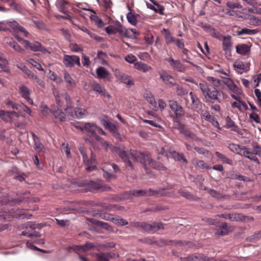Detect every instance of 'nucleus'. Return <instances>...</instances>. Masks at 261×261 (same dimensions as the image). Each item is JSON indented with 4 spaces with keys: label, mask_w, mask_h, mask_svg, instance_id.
Here are the masks:
<instances>
[{
    "label": "nucleus",
    "mask_w": 261,
    "mask_h": 261,
    "mask_svg": "<svg viewBox=\"0 0 261 261\" xmlns=\"http://www.w3.org/2000/svg\"><path fill=\"white\" fill-rule=\"evenodd\" d=\"M198 87L200 89L206 102L210 101L213 103L215 101L219 103L221 102L220 98V92L216 88L211 90L207 84L205 82L199 83Z\"/></svg>",
    "instance_id": "1"
},
{
    "label": "nucleus",
    "mask_w": 261,
    "mask_h": 261,
    "mask_svg": "<svg viewBox=\"0 0 261 261\" xmlns=\"http://www.w3.org/2000/svg\"><path fill=\"white\" fill-rule=\"evenodd\" d=\"M9 27L16 33H28L23 27L16 21H0V32L8 31H9Z\"/></svg>",
    "instance_id": "2"
},
{
    "label": "nucleus",
    "mask_w": 261,
    "mask_h": 261,
    "mask_svg": "<svg viewBox=\"0 0 261 261\" xmlns=\"http://www.w3.org/2000/svg\"><path fill=\"white\" fill-rule=\"evenodd\" d=\"M252 145L253 148V150H250L248 147L244 148L245 151L243 153V156L259 164V161L256 155L261 156V146H259L256 143H253Z\"/></svg>",
    "instance_id": "3"
},
{
    "label": "nucleus",
    "mask_w": 261,
    "mask_h": 261,
    "mask_svg": "<svg viewBox=\"0 0 261 261\" xmlns=\"http://www.w3.org/2000/svg\"><path fill=\"white\" fill-rule=\"evenodd\" d=\"M130 154L132 159L144 165V168H146V165L145 163L146 161H149L150 158V154L144 153L137 152L134 150H130Z\"/></svg>",
    "instance_id": "4"
},
{
    "label": "nucleus",
    "mask_w": 261,
    "mask_h": 261,
    "mask_svg": "<svg viewBox=\"0 0 261 261\" xmlns=\"http://www.w3.org/2000/svg\"><path fill=\"white\" fill-rule=\"evenodd\" d=\"M169 106L177 118H180L184 115L185 111L183 108L176 101L169 100Z\"/></svg>",
    "instance_id": "5"
},
{
    "label": "nucleus",
    "mask_w": 261,
    "mask_h": 261,
    "mask_svg": "<svg viewBox=\"0 0 261 261\" xmlns=\"http://www.w3.org/2000/svg\"><path fill=\"white\" fill-rule=\"evenodd\" d=\"M97 126L95 123L87 122L84 124L83 132H86L91 138L100 139V137L96 135Z\"/></svg>",
    "instance_id": "6"
},
{
    "label": "nucleus",
    "mask_w": 261,
    "mask_h": 261,
    "mask_svg": "<svg viewBox=\"0 0 261 261\" xmlns=\"http://www.w3.org/2000/svg\"><path fill=\"white\" fill-rule=\"evenodd\" d=\"M23 43L25 44V46L27 47H29L30 48L34 51H41L43 54H50V52L46 48L43 46L41 43L38 42H34L31 43L28 40H24Z\"/></svg>",
    "instance_id": "7"
},
{
    "label": "nucleus",
    "mask_w": 261,
    "mask_h": 261,
    "mask_svg": "<svg viewBox=\"0 0 261 261\" xmlns=\"http://www.w3.org/2000/svg\"><path fill=\"white\" fill-rule=\"evenodd\" d=\"M161 79L164 84L169 87H172L176 85V83L174 78L165 71L159 72Z\"/></svg>",
    "instance_id": "8"
},
{
    "label": "nucleus",
    "mask_w": 261,
    "mask_h": 261,
    "mask_svg": "<svg viewBox=\"0 0 261 261\" xmlns=\"http://www.w3.org/2000/svg\"><path fill=\"white\" fill-rule=\"evenodd\" d=\"M63 63L66 66L68 67H73L75 64L81 66L80 57L75 56L65 55L63 60Z\"/></svg>",
    "instance_id": "9"
},
{
    "label": "nucleus",
    "mask_w": 261,
    "mask_h": 261,
    "mask_svg": "<svg viewBox=\"0 0 261 261\" xmlns=\"http://www.w3.org/2000/svg\"><path fill=\"white\" fill-rule=\"evenodd\" d=\"M115 75L122 83H123L128 86H132L134 85V81L128 74L121 72L118 70H116L115 71Z\"/></svg>",
    "instance_id": "10"
},
{
    "label": "nucleus",
    "mask_w": 261,
    "mask_h": 261,
    "mask_svg": "<svg viewBox=\"0 0 261 261\" xmlns=\"http://www.w3.org/2000/svg\"><path fill=\"white\" fill-rule=\"evenodd\" d=\"M213 37L223 41V49L224 51L230 50L231 47V37L229 36H223L220 34H212Z\"/></svg>",
    "instance_id": "11"
},
{
    "label": "nucleus",
    "mask_w": 261,
    "mask_h": 261,
    "mask_svg": "<svg viewBox=\"0 0 261 261\" xmlns=\"http://www.w3.org/2000/svg\"><path fill=\"white\" fill-rule=\"evenodd\" d=\"M84 162L86 166V169L87 171L90 172L96 169L97 164L96 156L92 151L91 153L90 159L89 160L87 158L84 160Z\"/></svg>",
    "instance_id": "12"
},
{
    "label": "nucleus",
    "mask_w": 261,
    "mask_h": 261,
    "mask_svg": "<svg viewBox=\"0 0 261 261\" xmlns=\"http://www.w3.org/2000/svg\"><path fill=\"white\" fill-rule=\"evenodd\" d=\"M166 60L169 63L170 66L174 70L180 72H184L186 70V68L179 60H175L171 57L166 59Z\"/></svg>",
    "instance_id": "13"
},
{
    "label": "nucleus",
    "mask_w": 261,
    "mask_h": 261,
    "mask_svg": "<svg viewBox=\"0 0 261 261\" xmlns=\"http://www.w3.org/2000/svg\"><path fill=\"white\" fill-rule=\"evenodd\" d=\"M62 110V108L57 107L55 105L51 106V109L50 110L55 118L59 119L61 121H64L66 120L65 114Z\"/></svg>",
    "instance_id": "14"
},
{
    "label": "nucleus",
    "mask_w": 261,
    "mask_h": 261,
    "mask_svg": "<svg viewBox=\"0 0 261 261\" xmlns=\"http://www.w3.org/2000/svg\"><path fill=\"white\" fill-rule=\"evenodd\" d=\"M144 225L145 226V231L148 232H154L164 228V224L159 222H153L151 224L146 223V224Z\"/></svg>",
    "instance_id": "15"
},
{
    "label": "nucleus",
    "mask_w": 261,
    "mask_h": 261,
    "mask_svg": "<svg viewBox=\"0 0 261 261\" xmlns=\"http://www.w3.org/2000/svg\"><path fill=\"white\" fill-rule=\"evenodd\" d=\"M19 93L30 105L33 104V100L30 98V91L28 87L24 85L20 86L19 87Z\"/></svg>",
    "instance_id": "16"
},
{
    "label": "nucleus",
    "mask_w": 261,
    "mask_h": 261,
    "mask_svg": "<svg viewBox=\"0 0 261 261\" xmlns=\"http://www.w3.org/2000/svg\"><path fill=\"white\" fill-rule=\"evenodd\" d=\"M97 76L99 79L110 80L111 73L103 67H99L96 69Z\"/></svg>",
    "instance_id": "17"
},
{
    "label": "nucleus",
    "mask_w": 261,
    "mask_h": 261,
    "mask_svg": "<svg viewBox=\"0 0 261 261\" xmlns=\"http://www.w3.org/2000/svg\"><path fill=\"white\" fill-rule=\"evenodd\" d=\"M114 152L118 153L119 156L127 164V165L131 168H133L132 164L130 161V159L132 158L130 152L129 154H127L126 151L117 148Z\"/></svg>",
    "instance_id": "18"
},
{
    "label": "nucleus",
    "mask_w": 261,
    "mask_h": 261,
    "mask_svg": "<svg viewBox=\"0 0 261 261\" xmlns=\"http://www.w3.org/2000/svg\"><path fill=\"white\" fill-rule=\"evenodd\" d=\"M31 134L32 135V137L34 142V148L35 150L37 152H44V146L40 142L39 138L37 136H36L33 132H32Z\"/></svg>",
    "instance_id": "19"
},
{
    "label": "nucleus",
    "mask_w": 261,
    "mask_h": 261,
    "mask_svg": "<svg viewBox=\"0 0 261 261\" xmlns=\"http://www.w3.org/2000/svg\"><path fill=\"white\" fill-rule=\"evenodd\" d=\"M206 80L214 87V88H220L221 89H224V82L223 81L220 80L217 78L208 76L206 77Z\"/></svg>",
    "instance_id": "20"
},
{
    "label": "nucleus",
    "mask_w": 261,
    "mask_h": 261,
    "mask_svg": "<svg viewBox=\"0 0 261 261\" xmlns=\"http://www.w3.org/2000/svg\"><path fill=\"white\" fill-rule=\"evenodd\" d=\"M250 47L245 44H239L236 46V52L241 55H246L249 53Z\"/></svg>",
    "instance_id": "21"
},
{
    "label": "nucleus",
    "mask_w": 261,
    "mask_h": 261,
    "mask_svg": "<svg viewBox=\"0 0 261 261\" xmlns=\"http://www.w3.org/2000/svg\"><path fill=\"white\" fill-rule=\"evenodd\" d=\"M134 67L135 69L143 72H147L152 69V67L151 66H148L146 64L142 62H137L135 63Z\"/></svg>",
    "instance_id": "22"
},
{
    "label": "nucleus",
    "mask_w": 261,
    "mask_h": 261,
    "mask_svg": "<svg viewBox=\"0 0 261 261\" xmlns=\"http://www.w3.org/2000/svg\"><path fill=\"white\" fill-rule=\"evenodd\" d=\"M130 192L133 196L137 197L153 195V192L151 189H149L148 191H144L142 190H133L131 191Z\"/></svg>",
    "instance_id": "23"
},
{
    "label": "nucleus",
    "mask_w": 261,
    "mask_h": 261,
    "mask_svg": "<svg viewBox=\"0 0 261 261\" xmlns=\"http://www.w3.org/2000/svg\"><path fill=\"white\" fill-rule=\"evenodd\" d=\"M150 1L154 4V6L148 4L147 7L150 9L154 10L155 12L163 14L164 11V7L158 4L154 0H150Z\"/></svg>",
    "instance_id": "24"
},
{
    "label": "nucleus",
    "mask_w": 261,
    "mask_h": 261,
    "mask_svg": "<svg viewBox=\"0 0 261 261\" xmlns=\"http://www.w3.org/2000/svg\"><path fill=\"white\" fill-rule=\"evenodd\" d=\"M229 149L232 152L243 155L245 151L244 148H247L245 146H241L235 144H231L229 145Z\"/></svg>",
    "instance_id": "25"
},
{
    "label": "nucleus",
    "mask_w": 261,
    "mask_h": 261,
    "mask_svg": "<svg viewBox=\"0 0 261 261\" xmlns=\"http://www.w3.org/2000/svg\"><path fill=\"white\" fill-rule=\"evenodd\" d=\"M226 125L228 128L231 129V130L236 132L240 134L241 130L239 129L238 126L235 124L234 122L232 121L231 118L227 116L226 118Z\"/></svg>",
    "instance_id": "26"
},
{
    "label": "nucleus",
    "mask_w": 261,
    "mask_h": 261,
    "mask_svg": "<svg viewBox=\"0 0 261 261\" xmlns=\"http://www.w3.org/2000/svg\"><path fill=\"white\" fill-rule=\"evenodd\" d=\"M13 216L10 215L8 213L4 212V214H2L0 213V219H4L8 220V221H10L13 218ZM8 224H4L2 225L0 224V231H3L8 228Z\"/></svg>",
    "instance_id": "27"
},
{
    "label": "nucleus",
    "mask_w": 261,
    "mask_h": 261,
    "mask_svg": "<svg viewBox=\"0 0 261 261\" xmlns=\"http://www.w3.org/2000/svg\"><path fill=\"white\" fill-rule=\"evenodd\" d=\"M233 67L235 69L243 70L244 71H247L249 69V64H244L241 61H237L233 63Z\"/></svg>",
    "instance_id": "28"
},
{
    "label": "nucleus",
    "mask_w": 261,
    "mask_h": 261,
    "mask_svg": "<svg viewBox=\"0 0 261 261\" xmlns=\"http://www.w3.org/2000/svg\"><path fill=\"white\" fill-rule=\"evenodd\" d=\"M84 9L87 10V11H90L94 13V14L91 15L90 18H91V20H92L95 23V24H96L97 25V26L99 28H102L104 26V23L103 22V21H102V20L100 18H99L97 15H95L96 13L93 10L91 9Z\"/></svg>",
    "instance_id": "29"
},
{
    "label": "nucleus",
    "mask_w": 261,
    "mask_h": 261,
    "mask_svg": "<svg viewBox=\"0 0 261 261\" xmlns=\"http://www.w3.org/2000/svg\"><path fill=\"white\" fill-rule=\"evenodd\" d=\"M229 231L227 224L226 223H223L221 225L218 227L216 230L215 233L219 236H223L228 233Z\"/></svg>",
    "instance_id": "30"
},
{
    "label": "nucleus",
    "mask_w": 261,
    "mask_h": 261,
    "mask_svg": "<svg viewBox=\"0 0 261 261\" xmlns=\"http://www.w3.org/2000/svg\"><path fill=\"white\" fill-rule=\"evenodd\" d=\"M97 141L99 142L101 145L105 149L108 151L109 149L112 151L114 152L117 147L113 146L112 144H109L107 141L104 140L101 137H100V139H95Z\"/></svg>",
    "instance_id": "31"
},
{
    "label": "nucleus",
    "mask_w": 261,
    "mask_h": 261,
    "mask_svg": "<svg viewBox=\"0 0 261 261\" xmlns=\"http://www.w3.org/2000/svg\"><path fill=\"white\" fill-rule=\"evenodd\" d=\"M64 78L68 87H74L75 86L76 83L75 81L67 71L64 72Z\"/></svg>",
    "instance_id": "32"
},
{
    "label": "nucleus",
    "mask_w": 261,
    "mask_h": 261,
    "mask_svg": "<svg viewBox=\"0 0 261 261\" xmlns=\"http://www.w3.org/2000/svg\"><path fill=\"white\" fill-rule=\"evenodd\" d=\"M91 222H92L93 224H95L96 225L101 227L102 228L106 229L107 230H113L112 227L109 225V224L107 223L93 219H91Z\"/></svg>",
    "instance_id": "33"
},
{
    "label": "nucleus",
    "mask_w": 261,
    "mask_h": 261,
    "mask_svg": "<svg viewBox=\"0 0 261 261\" xmlns=\"http://www.w3.org/2000/svg\"><path fill=\"white\" fill-rule=\"evenodd\" d=\"M192 163L194 165H195L199 169H210L211 168L210 165L206 164L203 161L193 160L192 161Z\"/></svg>",
    "instance_id": "34"
},
{
    "label": "nucleus",
    "mask_w": 261,
    "mask_h": 261,
    "mask_svg": "<svg viewBox=\"0 0 261 261\" xmlns=\"http://www.w3.org/2000/svg\"><path fill=\"white\" fill-rule=\"evenodd\" d=\"M224 85H226L229 89L233 92H237L238 89V87L230 79H226L223 81Z\"/></svg>",
    "instance_id": "35"
},
{
    "label": "nucleus",
    "mask_w": 261,
    "mask_h": 261,
    "mask_svg": "<svg viewBox=\"0 0 261 261\" xmlns=\"http://www.w3.org/2000/svg\"><path fill=\"white\" fill-rule=\"evenodd\" d=\"M74 113L78 119L84 118L88 114V112L86 110L80 108H75L74 110Z\"/></svg>",
    "instance_id": "36"
},
{
    "label": "nucleus",
    "mask_w": 261,
    "mask_h": 261,
    "mask_svg": "<svg viewBox=\"0 0 261 261\" xmlns=\"http://www.w3.org/2000/svg\"><path fill=\"white\" fill-rule=\"evenodd\" d=\"M148 164L150 166L159 170H164L166 169V168L162 164L156 162V161L151 159V158L148 161Z\"/></svg>",
    "instance_id": "37"
},
{
    "label": "nucleus",
    "mask_w": 261,
    "mask_h": 261,
    "mask_svg": "<svg viewBox=\"0 0 261 261\" xmlns=\"http://www.w3.org/2000/svg\"><path fill=\"white\" fill-rule=\"evenodd\" d=\"M67 4H68V2L65 0H58L56 3L60 11L64 14H66L65 6Z\"/></svg>",
    "instance_id": "38"
},
{
    "label": "nucleus",
    "mask_w": 261,
    "mask_h": 261,
    "mask_svg": "<svg viewBox=\"0 0 261 261\" xmlns=\"http://www.w3.org/2000/svg\"><path fill=\"white\" fill-rule=\"evenodd\" d=\"M13 123L15 127L19 129H24L27 125V122L25 121H21L19 118L14 119Z\"/></svg>",
    "instance_id": "39"
},
{
    "label": "nucleus",
    "mask_w": 261,
    "mask_h": 261,
    "mask_svg": "<svg viewBox=\"0 0 261 261\" xmlns=\"http://www.w3.org/2000/svg\"><path fill=\"white\" fill-rule=\"evenodd\" d=\"M5 103L9 108H11L19 112L20 111L21 104L16 103L10 100H7Z\"/></svg>",
    "instance_id": "40"
},
{
    "label": "nucleus",
    "mask_w": 261,
    "mask_h": 261,
    "mask_svg": "<svg viewBox=\"0 0 261 261\" xmlns=\"http://www.w3.org/2000/svg\"><path fill=\"white\" fill-rule=\"evenodd\" d=\"M9 45L12 47L16 51L21 54L24 53V50L22 48L20 45L15 41L12 40L8 43Z\"/></svg>",
    "instance_id": "41"
},
{
    "label": "nucleus",
    "mask_w": 261,
    "mask_h": 261,
    "mask_svg": "<svg viewBox=\"0 0 261 261\" xmlns=\"http://www.w3.org/2000/svg\"><path fill=\"white\" fill-rule=\"evenodd\" d=\"M92 89L95 92L105 95L106 89L102 87L99 84L95 83L93 84L92 86Z\"/></svg>",
    "instance_id": "42"
},
{
    "label": "nucleus",
    "mask_w": 261,
    "mask_h": 261,
    "mask_svg": "<svg viewBox=\"0 0 261 261\" xmlns=\"http://www.w3.org/2000/svg\"><path fill=\"white\" fill-rule=\"evenodd\" d=\"M178 192L179 194H180V195L181 196H182L189 200H195V197L193 195H192L190 192H189L187 191L180 189L178 191Z\"/></svg>",
    "instance_id": "43"
},
{
    "label": "nucleus",
    "mask_w": 261,
    "mask_h": 261,
    "mask_svg": "<svg viewBox=\"0 0 261 261\" xmlns=\"http://www.w3.org/2000/svg\"><path fill=\"white\" fill-rule=\"evenodd\" d=\"M215 154L218 158L221 159V160L223 163H225L229 164V165H231L232 164V161L231 160L229 159L226 156H225L224 154L220 153L219 152H218V151L216 152Z\"/></svg>",
    "instance_id": "44"
},
{
    "label": "nucleus",
    "mask_w": 261,
    "mask_h": 261,
    "mask_svg": "<svg viewBox=\"0 0 261 261\" xmlns=\"http://www.w3.org/2000/svg\"><path fill=\"white\" fill-rule=\"evenodd\" d=\"M232 31L234 33H256L255 30L240 29L237 26H234L232 27Z\"/></svg>",
    "instance_id": "45"
},
{
    "label": "nucleus",
    "mask_w": 261,
    "mask_h": 261,
    "mask_svg": "<svg viewBox=\"0 0 261 261\" xmlns=\"http://www.w3.org/2000/svg\"><path fill=\"white\" fill-rule=\"evenodd\" d=\"M112 222L119 226H124L128 224V222L126 220L120 218L113 217Z\"/></svg>",
    "instance_id": "46"
},
{
    "label": "nucleus",
    "mask_w": 261,
    "mask_h": 261,
    "mask_svg": "<svg viewBox=\"0 0 261 261\" xmlns=\"http://www.w3.org/2000/svg\"><path fill=\"white\" fill-rule=\"evenodd\" d=\"M29 78H33L34 73L32 72L30 69H29L25 66L21 65L20 66H18Z\"/></svg>",
    "instance_id": "47"
},
{
    "label": "nucleus",
    "mask_w": 261,
    "mask_h": 261,
    "mask_svg": "<svg viewBox=\"0 0 261 261\" xmlns=\"http://www.w3.org/2000/svg\"><path fill=\"white\" fill-rule=\"evenodd\" d=\"M128 21L133 25H136L137 24V18L135 14L132 12H130L127 13L126 16Z\"/></svg>",
    "instance_id": "48"
},
{
    "label": "nucleus",
    "mask_w": 261,
    "mask_h": 261,
    "mask_svg": "<svg viewBox=\"0 0 261 261\" xmlns=\"http://www.w3.org/2000/svg\"><path fill=\"white\" fill-rule=\"evenodd\" d=\"M106 128L109 130L116 137H118L120 136L116 126L112 123Z\"/></svg>",
    "instance_id": "49"
},
{
    "label": "nucleus",
    "mask_w": 261,
    "mask_h": 261,
    "mask_svg": "<svg viewBox=\"0 0 261 261\" xmlns=\"http://www.w3.org/2000/svg\"><path fill=\"white\" fill-rule=\"evenodd\" d=\"M173 157L177 161L182 160L185 163H187L188 161L185 158L183 154H179L178 152L176 151H173L172 153Z\"/></svg>",
    "instance_id": "50"
},
{
    "label": "nucleus",
    "mask_w": 261,
    "mask_h": 261,
    "mask_svg": "<svg viewBox=\"0 0 261 261\" xmlns=\"http://www.w3.org/2000/svg\"><path fill=\"white\" fill-rule=\"evenodd\" d=\"M7 112L11 117H13L14 119H18L20 117H25L24 114H20V111H19V112H16L15 111H9Z\"/></svg>",
    "instance_id": "51"
},
{
    "label": "nucleus",
    "mask_w": 261,
    "mask_h": 261,
    "mask_svg": "<svg viewBox=\"0 0 261 261\" xmlns=\"http://www.w3.org/2000/svg\"><path fill=\"white\" fill-rule=\"evenodd\" d=\"M176 92L177 95L179 96L185 95L188 93V91L185 89L178 85L176 86Z\"/></svg>",
    "instance_id": "52"
},
{
    "label": "nucleus",
    "mask_w": 261,
    "mask_h": 261,
    "mask_svg": "<svg viewBox=\"0 0 261 261\" xmlns=\"http://www.w3.org/2000/svg\"><path fill=\"white\" fill-rule=\"evenodd\" d=\"M93 256H96L97 261H109L107 256L104 255V253H93Z\"/></svg>",
    "instance_id": "53"
},
{
    "label": "nucleus",
    "mask_w": 261,
    "mask_h": 261,
    "mask_svg": "<svg viewBox=\"0 0 261 261\" xmlns=\"http://www.w3.org/2000/svg\"><path fill=\"white\" fill-rule=\"evenodd\" d=\"M209 193L212 196L218 199H220L223 197L222 195L220 193L215 190L210 189Z\"/></svg>",
    "instance_id": "54"
},
{
    "label": "nucleus",
    "mask_w": 261,
    "mask_h": 261,
    "mask_svg": "<svg viewBox=\"0 0 261 261\" xmlns=\"http://www.w3.org/2000/svg\"><path fill=\"white\" fill-rule=\"evenodd\" d=\"M29 62L33 66L36 67L38 70H41V71H43L44 70V69L42 67L41 64H39V63H38L37 62H36L34 59H32V58L30 59L29 60Z\"/></svg>",
    "instance_id": "55"
},
{
    "label": "nucleus",
    "mask_w": 261,
    "mask_h": 261,
    "mask_svg": "<svg viewBox=\"0 0 261 261\" xmlns=\"http://www.w3.org/2000/svg\"><path fill=\"white\" fill-rule=\"evenodd\" d=\"M95 247L93 243L90 242H87L83 246V252H85L87 250H90Z\"/></svg>",
    "instance_id": "56"
},
{
    "label": "nucleus",
    "mask_w": 261,
    "mask_h": 261,
    "mask_svg": "<svg viewBox=\"0 0 261 261\" xmlns=\"http://www.w3.org/2000/svg\"><path fill=\"white\" fill-rule=\"evenodd\" d=\"M189 95L190 96L192 103L193 105H195L197 106L198 105L200 104V102L198 98L196 97V95H194L192 92H190L189 93Z\"/></svg>",
    "instance_id": "57"
},
{
    "label": "nucleus",
    "mask_w": 261,
    "mask_h": 261,
    "mask_svg": "<svg viewBox=\"0 0 261 261\" xmlns=\"http://www.w3.org/2000/svg\"><path fill=\"white\" fill-rule=\"evenodd\" d=\"M4 116H3V119L6 122H13L14 118L9 115V114L7 112H3Z\"/></svg>",
    "instance_id": "58"
},
{
    "label": "nucleus",
    "mask_w": 261,
    "mask_h": 261,
    "mask_svg": "<svg viewBox=\"0 0 261 261\" xmlns=\"http://www.w3.org/2000/svg\"><path fill=\"white\" fill-rule=\"evenodd\" d=\"M145 98L152 106L155 107L156 103L153 95L151 94H147Z\"/></svg>",
    "instance_id": "59"
},
{
    "label": "nucleus",
    "mask_w": 261,
    "mask_h": 261,
    "mask_svg": "<svg viewBox=\"0 0 261 261\" xmlns=\"http://www.w3.org/2000/svg\"><path fill=\"white\" fill-rule=\"evenodd\" d=\"M126 62L129 63H135L137 60L136 57L132 54L128 55L125 58Z\"/></svg>",
    "instance_id": "60"
},
{
    "label": "nucleus",
    "mask_w": 261,
    "mask_h": 261,
    "mask_svg": "<svg viewBox=\"0 0 261 261\" xmlns=\"http://www.w3.org/2000/svg\"><path fill=\"white\" fill-rule=\"evenodd\" d=\"M198 257L194 254H191L186 257L181 258L182 261H196Z\"/></svg>",
    "instance_id": "61"
},
{
    "label": "nucleus",
    "mask_w": 261,
    "mask_h": 261,
    "mask_svg": "<svg viewBox=\"0 0 261 261\" xmlns=\"http://www.w3.org/2000/svg\"><path fill=\"white\" fill-rule=\"evenodd\" d=\"M32 79H33L41 87L44 88L45 87L44 82L42 80L39 79V77L35 74H34L33 78Z\"/></svg>",
    "instance_id": "62"
},
{
    "label": "nucleus",
    "mask_w": 261,
    "mask_h": 261,
    "mask_svg": "<svg viewBox=\"0 0 261 261\" xmlns=\"http://www.w3.org/2000/svg\"><path fill=\"white\" fill-rule=\"evenodd\" d=\"M201 115L206 121H209L213 117L212 116L208 111H201Z\"/></svg>",
    "instance_id": "63"
},
{
    "label": "nucleus",
    "mask_w": 261,
    "mask_h": 261,
    "mask_svg": "<svg viewBox=\"0 0 261 261\" xmlns=\"http://www.w3.org/2000/svg\"><path fill=\"white\" fill-rule=\"evenodd\" d=\"M255 94L257 98L258 105L261 107V91L258 89H255L254 90Z\"/></svg>",
    "instance_id": "64"
}]
</instances>
